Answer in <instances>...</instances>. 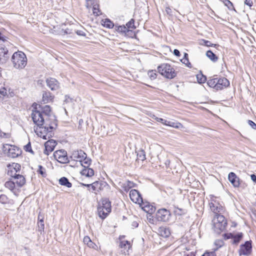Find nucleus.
Listing matches in <instances>:
<instances>
[{"instance_id":"10","label":"nucleus","mask_w":256,"mask_h":256,"mask_svg":"<svg viewBox=\"0 0 256 256\" xmlns=\"http://www.w3.org/2000/svg\"><path fill=\"white\" fill-rule=\"evenodd\" d=\"M53 156L56 160L60 164H68L70 160L68 157L67 152L64 150H56L53 154Z\"/></svg>"},{"instance_id":"32","label":"nucleus","mask_w":256,"mask_h":256,"mask_svg":"<svg viewBox=\"0 0 256 256\" xmlns=\"http://www.w3.org/2000/svg\"><path fill=\"white\" fill-rule=\"evenodd\" d=\"M84 242L85 244H86L90 248L96 249L97 248V246L91 240L90 238L88 236H86L84 237Z\"/></svg>"},{"instance_id":"33","label":"nucleus","mask_w":256,"mask_h":256,"mask_svg":"<svg viewBox=\"0 0 256 256\" xmlns=\"http://www.w3.org/2000/svg\"><path fill=\"white\" fill-rule=\"evenodd\" d=\"M174 213L176 216H182L186 213V210L174 206Z\"/></svg>"},{"instance_id":"41","label":"nucleus","mask_w":256,"mask_h":256,"mask_svg":"<svg viewBox=\"0 0 256 256\" xmlns=\"http://www.w3.org/2000/svg\"><path fill=\"white\" fill-rule=\"evenodd\" d=\"M93 14L96 16H98L102 14L99 8V5L96 4L92 6Z\"/></svg>"},{"instance_id":"2","label":"nucleus","mask_w":256,"mask_h":256,"mask_svg":"<svg viewBox=\"0 0 256 256\" xmlns=\"http://www.w3.org/2000/svg\"><path fill=\"white\" fill-rule=\"evenodd\" d=\"M130 197L132 201L136 204H138L140 206H143L142 209L146 212L152 214L154 212L156 208L150 205L148 203L144 204L143 202L142 197L138 190L136 189L132 190L130 192Z\"/></svg>"},{"instance_id":"18","label":"nucleus","mask_w":256,"mask_h":256,"mask_svg":"<svg viewBox=\"0 0 256 256\" xmlns=\"http://www.w3.org/2000/svg\"><path fill=\"white\" fill-rule=\"evenodd\" d=\"M114 28L116 32H118L122 35H124V36H128L130 32L133 33V31L132 30H128L124 24L119 26L116 24L115 25Z\"/></svg>"},{"instance_id":"30","label":"nucleus","mask_w":256,"mask_h":256,"mask_svg":"<svg viewBox=\"0 0 256 256\" xmlns=\"http://www.w3.org/2000/svg\"><path fill=\"white\" fill-rule=\"evenodd\" d=\"M136 185V184L128 180L122 184V188L124 191L127 192L131 188L135 187Z\"/></svg>"},{"instance_id":"1","label":"nucleus","mask_w":256,"mask_h":256,"mask_svg":"<svg viewBox=\"0 0 256 256\" xmlns=\"http://www.w3.org/2000/svg\"><path fill=\"white\" fill-rule=\"evenodd\" d=\"M32 106L33 110L31 114L32 118L34 123L39 127L40 129L44 124L48 126L54 125V128H57L58 120L54 114H52L48 118L44 117V116H42L41 113L37 111L38 104L36 103H34Z\"/></svg>"},{"instance_id":"46","label":"nucleus","mask_w":256,"mask_h":256,"mask_svg":"<svg viewBox=\"0 0 256 256\" xmlns=\"http://www.w3.org/2000/svg\"><path fill=\"white\" fill-rule=\"evenodd\" d=\"M148 74L150 78L152 80H154L156 78L157 74L156 72V70H149L148 72Z\"/></svg>"},{"instance_id":"54","label":"nucleus","mask_w":256,"mask_h":256,"mask_svg":"<svg viewBox=\"0 0 256 256\" xmlns=\"http://www.w3.org/2000/svg\"><path fill=\"white\" fill-rule=\"evenodd\" d=\"M64 98H65V99L64 100V102L68 104V103L72 102L73 98H70L68 95V94L66 95Z\"/></svg>"},{"instance_id":"15","label":"nucleus","mask_w":256,"mask_h":256,"mask_svg":"<svg viewBox=\"0 0 256 256\" xmlns=\"http://www.w3.org/2000/svg\"><path fill=\"white\" fill-rule=\"evenodd\" d=\"M47 86L52 90H56L60 88L59 82L54 78H48L46 80Z\"/></svg>"},{"instance_id":"31","label":"nucleus","mask_w":256,"mask_h":256,"mask_svg":"<svg viewBox=\"0 0 256 256\" xmlns=\"http://www.w3.org/2000/svg\"><path fill=\"white\" fill-rule=\"evenodd\" d=\"M206 56L214 62H217L218 58V56L211 50H208L206 52Z\"/></svg>"},{"instance_id":"36","label":"nucleus","mask_w":256,"mask_h":256,"mask_svg":"<svg viewBox=\"0 0 256 256\" xmlns=\"http://www.w3.org/2000/svg\"><path fill=\"white\" fill-rule=\"evenodd\" d=\"M220 2H222L225 6H226L230 10H234V11H236L233 4L230 0H220Z\"/></svg>"},{"instance_id":"12","label":"nucleus","mask_w":256,"mask_h":256,"mask_svg":"<svg viewBox=\"0 0 256 256\" xmlns=\"http://www.w3.org/2000/svg\"><path fill=\"white\" fill-rule=\"evenodd\" d=\"M252 252V241L247 240L243 244L240 245L238 250V254L240 256L244 255L248 256Z\"/></svg>"},{"instance_id":"42","label":"nucleus","mask_w":256,"mask_h":256,"mask_svg":"<svg viewBox=\"0 0 256 256\" xmlns=\"http://www.w3.org/2000/svg\"><path fill=\"white\" fill-rule=\"evenodd\" d=\"M24 149L26 152H30L33 155L34 154V152L32 148L31 143L30 142H29L26 146H24Z\"/></svg>"},{"instance_id":"7","label":"nucleus","mask_w":256,"mask_h":256,"mask_svg":"<svg viewBox=\"0 0 256 256\" xmlns=\"http://www.w3.org/2000/svg\"><path fill=\"white\" fill-rule=\"evenodd\" d=\"M101 202L102 205L98 207V211L99 217L102 220H104L111 212V202L109 198H104L101 199Z\"/></svg>"},{"instance_id":"63","label":"nucleus","mask_w":256,"mask_h":256,"mask_svg":"<svg viewBox=\"0 0 256 256\" xmlns=\"http://www.w3.org/2000/svg\"><path fill=\"white\" fill-rule=\"evenodd\" d=\"M178 124H180V123L176 124L174 122H170V126L173 127V128H178Z\"/></svg>"},{"instance_id":"24","label":"nucleus","mask_w":256,"mask_h":256,"mask_svg":"<svg viewBox=\"0 0 256 256\" xmlns=\"http://www.w3.org/2000/svg\"><path fill=\"white\" fill-rule=\"evenodd\" d=\"M120 246L124 249V254L125 255L129 254L128 250L131 248L130 242L128 240L121 241L120 244Z\"/></svg>"},{"instance_id":"60","label":"nucleus","mask_w":256,"mask_h":256,"mask_svg":"<svg viewBox=\"0 0 256 256\" xmlns=\"http://www.w3.org/2000/svg\"><path fill=\"white\" fill-rule=\"evenodd\" d=\"M0 94L4 96L6 94V90L5 88H0Z\"/></svg>"},{"instance_id":"45","label":"nucleus","mask_w":256,"mask_h":256,"mask_svg":"<svg viewBox=\"0 0 256 256\" xmlns=\"http://www.w3.org/2000/svg\"><path fill=\"white\" fill-rule=\"evenodd\" d=\"M0 202L2 204H6L8 203V197L4 194L0 196Z\"/></svg>"},{"instance_id":"55","label":"nucleus","mask_w":256,"mask_h":256,"mask_svg":"<svg viewBox=\"0 0 256 256\" xmlns=\"http://www.w3.org/2000/svg\"><path fill=\"white\" fill-rule=\"evenodd\" d=\"M248 124L251 126L254 130H256V124L252 120H248Z\"/></svg>"},{"instance_id":"57","label":"nucleus","mask_w":256,"mask_h":256,"mask_svg":"<svg viewBox=\"0 0 256 256\" xmlns=\"http://www.w3.org/2000/svg\"><path fill=\"white\" fill-rule=\"evenodd\" d=\"M6 38H7L5 36H4L2 33L1 32H0V40H2L4 42H8V43H10L9 42H8L6 40Z\"/></svg>"},{"instance_id":"4","label":"nucleus","mask_w":256,"mask_h":256,"mask_svg":"<svg viewBox=\"0 0 256 256\" xmlns=\"http://www.w3.org/2000/svg\"><path fill=\"white\" fill-rule=\"evenodd\" d=\"M11 61L14 68L17 69H22L26 66L27 58L24 52L18 50L13 54Z\"/></svg>"},{"instance_id":"40","label":"nucleus","mask_w":256,"mask_h":256,"mask_svg":"<svg viewBox=\"0 0 256 256\" xmlns=\"http://www.w3.org/2000/svg\"><path fill=\"white\" fill-rule=\"evenodd\" d=\"M134 19L132 18L129 22H128L126 24L125 26H126V28H128V30H130V28L136 29V27L134 25Z\"/></svg>"},{"instance_id":"14","label":"nucleus","mask_w":256,"mask_h":256,"mask_svg":"<svg viewBox=\"0 0 256 256\" xmlns=\"http://www.w3.org/2000/svg\"><path fill=\"white\" fill-rule=\"evenodd\" d=\"M57 144V142L56 140L50 139L45 142L44 146V154L46 156L49 155V154L52 152L56 146Z\"/></svg>"},{"instance_id":"20","label":"nucleus","mask_w":256,"mask_h":256,"mask_svg":"<svg viewBox=\"0 0 256 256\" xmlns=\"http://www.w3.org/2000/svg\"><path fill=\"white\" fill-rule=\"evenodd\" d=\"M85 155H86V153L82 150H75L72 152V155L70 156V158L74 160L76 159L80 160L82 159Z\"/></svg>"},{"instance_id":"49","label":"nucleus","mask_w":256,"mask_h":256,"mask_svg":"<svg viewBox=\"0 0 256 256\" xmlns=\"http://www.w3.org/2000/svg\"><path fill=\"white\" fill-rule=\"evenodd\" d=\"M201 256H216V254L214 250H213L212 252L206 251Z\"/></svg>"},{"instance_id":"51","label":"nucleus","mask_w":256,"mask_h":256,"mask_svg":"<svg viewBox=\"0 0 256 256\" xmlns=\"http://www.w3.org/2000/svg\"><path fill=\"white\" fill-rule=\"evenodd\" d=\"M202 42H203V44H201L202 45H204L207 47L212 46V44L209 40H202Z\"/></svg>"},{"instance_id":"62","label":"nucleus","mask_w":256,"mask_h":256,"mask_svg":"<svg viewBox=\"0 0 256 256\" xmlns=\"http://www.w3.org/2000/svg\"><path fill=\"white\" fill-rule=\"evenodd\" d=\"M173 54L176 56H180V53L178 50L174 49Z\"/></svg>"},{"instance_id":"48","label":"nucleus","mask_w":256,"mask_h":256,"mask_svg":"<svg viewBox=\"0 0 256 256\" xmlns=\"http://www.w3.org/2000/svg\"><path fill=\"white\" fill-rule=\"evenodd\" d=\"M210 208L216 214H218V212H220L218 206H215L214 204L212 202L210 204Z\"/></svg>"},{"instance_id":"34","label":"nucleus","mask_w":256,"mask_h":256,"mask_svg":"<svg viewBox=\"0 0 256 256\" xmlns=\"http://www.w3.org/2000/svg\"><path fill=\"white\" fill-rule=\"evenodd\" d=\"M104 22V24H102L104 26L108 28H114L116 24L109 18H106L104 20H102Z\"/></svg>"},{"instance_id":"21","label":"nucleus","mask_w":256,"mask_h":256,"mask_svg":"<svg viewBox=\"0 0 256 256\" xmlns=\"http://www.w3.org/2000/svg\"><path fill=\"white\" fill-rule=\"evenodd\" d=\"M54 96L49 91H44L42 94V101L44 104L52 102Z\"/></svg>"},{"instance_id":"39","label":"nucleus","mask_w":256,"mask_h":256,"mask_svg":"<svg viewBox=\"0 0 256 256\" xmlns=\"http://www.w3.org/2000/svg\"><path fill=\"white\" fill-rule=\"evenodd\" d=\"M137 158L138 160L143 161L146 160V152L144 150H139L137 152Z\"/></svg>"},{"instance_id":"5","label":"nucleus","mask_w":256,"mask_h":256,"mask_svg":"<svg viewBox=\"0 0 256 256\" xmlns=\"http://www.w3.org/2000/svg\"><path fill=\"white\" fill-rule=\"evenodd\" d=\"M212 229L216 234H220L226 230L228 224L227 220L223 215L216 214L212 220Z\"/></svg>"},{"instance_id":"37","label":"nucleus","mask_w":256,"mask_h":256,"mask_svg":"<svg viewBox=\"0 0 256 256\" xmlns=\"http://www.w3.org/2000/svg\"><path fill=\"white\" fill-rule=\"evenodd\" d=\"M36 172L38 174H40L42 178H46L47 176L46 168L42 165L38 166V169Z\"/></svg>"},{"instance_id":"26","label":"nucleus","mask_w":256,"mask_h":256,"mask_svg":"<svg viewBox=\"0 0 256 256\" xmlns=\"http://www.w3.org/2000/svg\"><path fill=\"white\" fill-rule=\"evenodd\" d=\"M95 183L98 192L103 190L106 187H109L108 184L104 181H95Z\"/></svg>"},{"instance_id":"52","label":"nucleus","mask_w":256,"mask_h":256,"mask_svg":"<svg viewBox=\"0 0 256 256\" xmlns=\"http://www.w3.org/2000/svg\"><path fill=\"white\" fill-rule=\"evenodd\" d=\"M188 55L187 53L184 52V58L180 61L183 63L185 64L186 62H188Z\"/></svg>"},{"instance_id":"58","label":"nucleus","mask_w":256,"mask_h":256,"mask_svg":"<svg viewBox=\"0 0 256 256\" xmlns=\"http://www.w3.org/2000/svg\"><path fill=\"white\" fill-rule=\"evenodd\" d=\"M0 137L2 138H8L9 137V134L6 133L4 132H2L1 130L0 129Z\"/></svg>"},{"instance_id":"61","label":"nucleus","mask_w":256,"mask_h":256,"mask_svg":"<svg viewBox=\"0 0 256 256\" xmlns=\"http://www.w3.org/2000/svg\"><path fill=\"white\" fill-rule=\"evenodd\" d=\"M95 182H92V184H90V187L92 189V192H93L94 191H97V188H96V184H95Z\"/></svg>"},{"instance_id":"35","label":"nucleus","mask_w":256,"mask_h":256,"mask_svg":"<svg viewBox=\"0 0 256 256\" xmlns=\"http://www.w3.org/2000/svg\"><path fill=\"white\" fill-rule=\"evenodd\" d=\"M196 78L198 83L200 84H204L207 80L206 76L203 74L202 71H200V74L196 75Z\"/></svg>"},{"instance_id":"3","label":"nucleus","mask_w":256,"mask_h":256,"mask_svg":"<svg viewBox=\"0 0 256 256\" xmlns=\"http://www.w3.org/2000/svg\"><path fill=\"white\" fill-rule=\"evenodd\" d=\"M207 84L218 91L228 87L230 83L226 78L214 75L212 78H210L207 81Z\"/></svg>"},{"instance_id":"6","label":"nucleus","mask_w":256,"mask_h":256,"mask_svg":"<svg viewBox=\"0 0 256 256\" xmlns=\"http://www.w3.org/2000/svg\"><path fill=\"white\" fill-rule=\"evenodd\" d=\"M56 128L53 126H48L44 124L40 128V129L38 126L36 127L34 126V131L38 136L46 140L47 138H50L54 136V132L52 130Z\"/></svg>"},{"instance_id":"27","label":"nucleus","mask_w":256,"mask_h":256,"mask_svg":"<svg viewBox=\"0 0 256 256\" xmlns=\"http://www.w3.org/2000/svg\"><path fill=\"white\" fill-rule=\"evenodd\" d=\"M7 167L8 168V170H12L14 172V173H16L17 172H19L20 170L21 166L20 164L18 163L13 162L12 164H8L7 165Z\"/></svg>"},{"instance_id":"17","label":"nucleus","mask_w":256,"mask_h":256,"mask_svg":"<svg viewBox=\"0 0 256 256\" xmlns=\"http://www.w3.org/2000/svg\"><path fill=\"white\" fill-rule=\"evenodd\" d=\"M38 108L40 110L37 109V111L41 113L42 116H44V117L47 116L48 118V116L53 114H52V108L48 105H45L44 106L39 105Z\"/></svg>"},{"instance_id":"64","label":"nucleus","mask_w":256,"mask_h":256,"mask_svg":"<svg viewBox=\"0 0 256 256\" xmlns=\"http://www.w3.org/2000/svg\"><path fill=\"white\" fill-rule=\"evenodd\" d=\"M131 226L132 228H136L138 227V223L136 221H134L132 222Z\"/></svg>"},{"instance_id":"11","label":"nucleus","mask_w":256,"mask_h":256,"mask_svg":"<svg viewBox=\"0 0 256 256\" xmlns=\"http://www.w3.org/2000/svg\"><path fill=\"white\" fill-rule=\"evenodd\" d=\"M171 216L170 211L166 208H162L159 209L156 214V218L158 221L166 222H168Z\"/></svg>"},{"instance_id":"59","label":"nucleus","mask_w":256,"mask_h":256,"mask_svg":"<svg viewBox=\"0 0 256 256\" xmlns=\"http://www.w3.org/2000/svg\"><path fill=\"white\" fill-rule=\"evenodd\" d=\"M244 4L250 8L253 5V2L252 0H244Z\"/></svg>"},{"instance_id":"23","label":"nucleus","mask_w":256,"mask_h":256,"mask_svg":"<svg viewBox=\"0 0 256 256\" xmlns=\"http://www.w3.org/2000/svg\"><path fill=\"white\" fill-rule=\"evenodd\" d=\"M158 232L160 236L165 238L169 237L170 234V228L166 226H160L158 229Z\"/></svg>"},{"instance_id":"50","label":"nucleus","mask_w":256,"mask_h":256,"mask_svg":"<svg viewBox=\"0 0 256 256\" xmlns=\"http://www.w3.org/2000/svg\"><path fill=\"white\" fill-rule=\"evenodd\" d=\"M86 6L87 8L91 7L94 5L96 4L95 0H86Z\"/></svg>"},{"instance_id":"22","label":"nucleus","mask_w":256,"mask_h":256,"mask_svg":"<svg viewBox=\"0 0 256 256\" xmlns=\"http://www.w3.org/2000/svg\"><path fill=\"white\" fill-rule=\"evenodd\" d=\"M83 168V169L80 172L82 176H84L88 178H90L94 176V172L92 168L86 166Z\"/></svg>"},{"instance_id":"8","label":"nucleus","mask_w":256,"mask_h":256,"mask_svg":"<svg viewBox=\"0 0 256 256\" xmlns=\"http://www.w3.org/2000/svg\"><path fill=\"white\" fill-rule=\"evenodd\" d=\"M158 72L168 79H172L176 76V72L170 64L164 63L158 66Z\"/></svg>"},{"instance_id":"47","label":"nucleus","mask_w":256,"mask_h":256,"mask_svg":"<svg viewBox=\"0 0 256 256\" xmlns=\"http://www.w3.org/2000/svg\"><path fill=\"white\" fill-rule=\"evenodd\" d=\"M234 234L232 232L224 233L223 234L222 236L224 240H228V239H232Z\"/></svg>"},{"instance_id":"19","label":"nucleus","mask_w":256,"mask_h":256,"mask_svg":"<svg viewBox=\"0 0 256 256\" xmlns=\"http://www.w3.org/2000/svg\"><path fill=\"white\" fill-rule=\"evenodd\" d=\"M22 153V150L17 146H11V148L8 150V155L12 158L18 157Z\"/></svg>"},{"instance_id":"29","label":"nucleus","mask_w":256,"mask_h":256,"mask_svg":"<svg viewBox=\"0 0 256 256\" xmlns=\"http://www.w3.org/2000/svg\"><path fill=\"white\" fill-rule=\"evenodd\" d=\"M59 184L62 186H65L68 188L72 186V184L69 181L68 179L65 177H62L59 179Z\"/></svg>"},{"instance_id":"56","label":"nucleus","mask_w":256,"mask_h":256,"mask_svg":"<svg viewBox=\"0 0 256 256\" xmlns=\"http://www.w3.org/2000/svg\"><path fill=\"white\" fill-rule=\"evenodd\" d=\"M75 33H76L78 36H86V33L82 30H74Z\"/></svg>"},{"instance_id":"13","label":"nucleus","mask_w":256,"mask_h":256,"mask_svg":"<svg viewBox=\"0 0 256 256\" xmlns=\"http://www.w3.org/2000/svg\"><path fill=\"white\" fill-rule=\"evenodd\" d=\"M13 173L14 172L12 170H8L7 174L14 179L17 180L16 182V184L18 187L21 188L24 186L26 184L24 177L22 174H16V173L14 174Z\"/></svg>"},{"instance_id":"9","label":"nucleus","mask_w":256,"mask_h":256,"mask_svg":"<svg viewBox=\"0 0 256 256\" xmlns=\"http://www.w3.org/2000/svg\"><path fill=\"white\" fill-rule=\"evenodd\" d=\"M10 54L6 44H0V64L3 65L9 61Z\"/></svg>"},{"instance_id":"16","label":"nucleus","mask_w":256,"mask_h":256,"mask_svg":"<svg viewBox=\"0 0 256 256\" xmlns=\"http://www.w3.org/2000/svg\"><path fill=\"white\" fill-rule=\"evenodd\" d=\"M228 180L234 187H239L240 185V179L234 172H230L228 174Z\"/></svg>"},{"instance_id":"25","label":"nucleus","mask_w":256,"mask_h":256,"mask_svg":"<svg viewBox=\"0 0 256 256\" xmlns=\"http://www.w3.org/2000/svg\"><path fill=\"white\" fill-rule=\"evenodd\" d=\"M244 237V234L242 232L234 234L231 241V243L234 245H238Z\"/></svg>"},{"instance_id":"43","label":"nucleus","mask_w":256,"mask_h":256,"mask_svg":"<svg viewBox=\"0 0 256 256\" xmlns=\"http://www.w3.org/2000/svg\"><path fill=\"white\" fill-rule=\"evenodd\" d=\"M214 244L217 246L216 248H214L213 250L216 251L219 248L222 246L224 244V242L222 240H216L214 242Z\"/></svg>"},{"instance_id":"28","label":"nucleus","mask_w":256,"mask_h":256,"mask_svg":"<svg viewBox=\"0 0 256 256\" xmlns=\"http://www.w3.org/2000/svg\"><path fill=\"white\" fill-rule=\"evenodd\" d=\"M79 162H80V164L82 167H89L91 164L92 160L90 158H88L86 154L82 159L79 160Z\"/></svg>"},{"instance_id":"38","label":"nucleus","mask_w":256,"mask_h":256,"mask_svg":"<svg viewBox=\"0 0 256 256\" xmlns=\"http://www.w3.org/2000/svg\"><path fill=\"white\" fill-rule=\"evenodd\" d=\"M4 186L6 188H8L11 191H13L15 188L16 182H14L12 180H8L5 182Z\"/></svg>"},{"instance_id":"44","label":"nucleus","mask_w":256,"mask_h":256,"mask_svg":"<svg viewBox=\"0 0 256 256\" xmlns=\"http://www.w3.org/2000/svg\"><path fill=\"white\" fill-rule=\"evenodd\" d=\"M38 230L42 234V232L44 231V218H42V220H40V222H38Z\"/></svg>"},{"instance_id":"53","label":"nucleus","mask_w":256,"mask_h":256,"mask_svg":"<svg viewBox=\"0 0 256 256\" xmlns=\"http://www.w3.org/2000/svg\"><path fill=\"white\" fill-rule=\"evenodd\" d=\"M62 33H64V34H72V29L67 28L66 30L62 29Z\"/></svg>"}]
</instances>
